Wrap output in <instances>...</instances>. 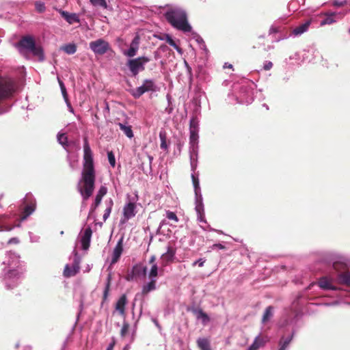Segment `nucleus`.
Instances as JSON below:
<instances>
[{"label":"nucleus","mask_w":350,"mask_h":350,"mask_svg":"<svg viewBox=\"0 0 350 350\" xmlns=\"http://www.w3.org/2000/svg\"><path fill=\"white\" fill-rule=\"evenodd\" d=\"M96 183V170L93 153L87 137L83 139V157L81 177L77 184V190L83 200H88L93 194Z\"/></svg>","instance_id":"f257e3e1"},{"label":"nucleus","mask_w":350,"mask_h":350,"mask_svg":"<svg viewBox=\"0 0 350 350\" xmlns=\"http://www.w3.org/2000/svg\"><path fill=\"white\" fill-rule=\"evenodd\" d=\"M167 21L174 28L183 32H191V26L189 25L186 12L177 7L170 8L164 14Z\"/></svg>","instance_id":"f03ea898"},{"label":"nucleus","mask_w":350,"mask_h":350,"mask_svg":"<svg viewBox=\"0 0 350 350\" xmlns=\"http://www.w3.org/2000/svg\"><path fill=\"white\" fill-rule=\"evenodd\" d=\"M16 46L19 49H25L31 52L33 55L37 56L40 61L44 59V53L42 47L36 46L33 38L30 36L22 37Z\"/></svg>","instance_id":"7ed1b4c3"},{"label":"nucleus","mask_w":350,"mask_h":350,"mask_svg":"<svg viewBox=\"0 0 350 350\" xmlns=\"http://www.w3.org/2000/svg\"><path fill=\"white\" fill-rule=\"evenodd\" d=\"M16 84L14 81L6 77H0V103L5 99L13 96L16 92Z\"/></svg>","instance_id":"20e7f679"},{"label":"nucleus","mask_w":350,"mask_h":350,"mask_svg":"<svg viewBox=\"0 0 350 350\" xmlns=\"http://www.w3.org/2000/svg\"><path fill=\"white\" fill-rule=\"evenodd\" d=\"M150 59L147 57L142 56L135 59H131L127 62V66L132 73V75L135 77L138 75L139 71H143L145 69L144 64L150 62Z\"/></svg>","instance_id":"39448f33"},{"label":"nucleus","mask_w":350,"mask_h":350,"mask_svg":"<svg viewBox=\"0 0 350 350\" xmlns=\"http://www.w3.org/2000/svg\"><path fill=\"white\" fill-rule=\"evenodd\" d=\"M156 91V85L151 79H146L144 81L143 85L131 91V95L135 98H139L146 92Z\"/></svg>","instance_id":"423d86ee"},{"label":"nucleus","mask_w":350,"mask_h":350,"mask_svg":"<svg viewBox=\"0 0 350 350\" xmlns=\"http://www.w3.org/2000/svg\"><path fill=\"white\" fill-rule=\"evenodd\" d=\"M90 48L96 55H103L110 49L108 42L100 38L90 42Z\"/></svg>","instance_id":"0eeeda50"},{"label":"nucleus","mask_w":350,"mask_h":350,"mask_svg":"<svg viewBox=\"0 0 350 350\" xmlns=\"http://www.w3.org/2000/svg\"><path fill=\"white\" fill-rule=\"evenodd\" d=\"M25 203H27L23 209V211L20 215V220H25L30 215H31L36 208V200L33 198L29 199L27 196L25 199Z\"/></svg>","instance_id":"6e6552de"},{"label":"nucleus","mask_w":350,"mask_h":350,"mask_svg":"<svg viewBox=\"0 0 350 350\" xmlns=\"http://www.w3.org/2000/svg\"><path fill=\"white\" fill-rule=\"evenodd\" d=\"M136 205L134 202H129L124 206L123 215L124 218L120 220L122 224L126 223L129 219L135 215Z\"/></svg>","instance_id":"1a4fd4ad"},{"label":"nucleus","mask_w":350,"mask_h":350,"mask_svg":"<svg viewBox=\"0 0 350 350\" xmlns=\"http://www.w3.org/2000/svg\"><path fill=\"white\" fill-rule=\"evenodd\" d=\"M123 252V239L121 238L117 243L112 254L111 265L116 263Z\"/></svg>","instance_id":"9d476101"},{"label":"nucleus","mask_w":350,"mask_h":350,"mask_svg":"<svg viewBox=\"0 0 350 350\" xmlns=\"http://www.w3.org/2000/svg\"><path fill=\"white\" fill-rule=\"evenodd\" d=\"M267 342L268 338L267 336H258L247 350H258L260 347H263Z\"/></svg>","instance_id":"9b49d317"},{"label":"nucleus","mask_w":350,"mask_h":350,"mask_svg":"<svg viewBox=\"0 0 350 350\" xmlns=\"http://www.w3.org/2000/svg\"><path fill=\"white\" fill-rule=\"evenodd\" d=\"M139 38L138 36H135L131 43L129 49L124 52V54L129 57L135 56L139 49Z\"/></svg>","instance_id":"f8f14e48"},{"label":"nucleus","mask_w":350,"mask_h":350,"mask_svg":"<svg viewBox=\"0 0 350 350\" xmlns=\"http://www.w3.org/2000/svg\"><path fill=\"white\" fill-rule=\"evenodd\" d=\"M176 254L175 250L169 246L167 247V250L165 253L163 254L161 256L162 265L166 266L168 263L172 262L174 260V256Z\"/></svg>","instance_id":"ddd939ff"},{"label":"nucleus","mask_w":350,"mask_h":350,"mask_svg":"<svg viewBox=\"0 0 350 350\" xmlns=\"http://www.w3.org/2000/svg\"><path fill=\"white\" fill-rule=\"evenodd\" d=\"M126 304L127 297L125 294H123L116 303V310H117L121 316L125 315V306Z\"/></svg>","instance_id":"4468645a"},{"label":"nucleus","mask_w":350,"mask_h":350,"mask_svg":"<svg viewBox=\"0 0 350 350\" xmlns=\"http://www.w3.org/2000/svg\"><path fill=\"white\" fill-rule=\"evenodd\" d=\"M92 234V231L90 228H88L85 230L84 234L81 239V247L83 250H87L90 247Z\"/></svg>","instance_id":"2eb2a0df"},{"label":"nucleus","mask_w":350,"mask_h":350,"mask_svg":"<svg viewBox=\"0 0 350 350\" xmlns=\"http://www.w3.org/2000/svg\"><path fill=\"white\" fill-rule=\"evenodd\" d=\"M58 12L69 24L79 22V16L75 13H69L62 10H59Z\"/></svg>","instance_id":"dca6fc26"},{"label":"nucleus","mask_w":350,"mask_h":350,"mask_svg":"<svg viewBox=\"0 0 350 350\" xmlns=\"http://www.w3.org/2000/svg\"><path fill=\"white\" fill-rule=\"evenodd\" d=\"M79 267L77 264L73 265L72 267H70L69 265H66L63 275L66 278H70L75 275L79 271Z\"/></svg>","instance_id":"f3484780"},{"label":"nucleus","mask_w":350,"mask_h":350,"mask_svg":"<svg viewBox=\"0 0 350 350\" xmlns=\"http://www.w3.org/2000/svg\"><path fill=\"white\" fill-rule=\"evenodd\" d=\"M189 310L191 311L195 315H196V317L198 319H202L203 322L206 323L210 321V319L207 314L205 313L202 309L192 308Z\"/></svg>","instance_id":"a211bd4d"},{"label":"nucleus","mask_w":350,"mask_h":350,"mask_svg":"<svg viewBox=\"0 0 350 350\" xmlns=\"http://www.w3.org/2000/svg\"><path fill=\"white\" fill-rule=\"evenodd\" d=\"M310 24H311V21L310 20L307 21L306 23L295 27L293 31V33L295 36H298V35H301V34L304 33L308 29Z\"/></svg>","instance_id":"6ab92c4d"},{"label":"nucleus","mask_w":350,"mask_h":350,"mask_svg":"<svg viewBox=\"0 0 350 350\" xmlns=\"http://www.w3.org/2000/svg\"><path fill=\"white\" fill-rule=\"evenodd\" d=\"M197 345L200 350H211L210 340L206 338H199Z\"/></svg>","instance_id":"aec40b11"},{"label":"nucleus","mask_w":350,"mask_h":350,"mask_svg":"<svg viewBox=\"0 0 350 350\" xmlns=\"http://www.w3.org/2000/svg\"><path fill=\"white\" fill-rule=\"evenodd\" d=\"M273 307L271 306H269L266 308L265 312L263 314L262 318V323L263 324L268 322L273 316Z\"/></svg>","instance_id":"412c9836"},{"label":"nucleus","mask_w":350,"mask_h":350,"mask_svg":"<svg viewBox=\"0 0 350 350\" xmlns=\"http://www.w3.org/2000/svg\"><path fill=\"white\" fill-rule=\"evenodd\" d=\"M150 282L145 284L142 288V294L147 295L149 292L156 289V280L150 279Z\"/></svg>","instance_id":"4be33fe9"},{"label":"nucleus","mask_w":350,"mask_h":350,"mask_svg":"<svg viewBox=\"0 0 350 350\" xmlns=\"http://www.w3.org/2000/svg\"><path fill=\"white\" fill-rule=\"evenodd\" d=\"M111 282V273H109V274H108V276L107 278V282H106L105 287V289L103 291V301H102L103 304L107 299L109 293L110 291Z\"/></svg>","instance_id":"5701e85b"},{"label":"nucleus","mask_w":350,"mask_h":350,"mask_svg":"<svg viewBox=\"0 0 350 350\" xmlns=\"http://www.w3.org/2000/svg\"><path fill=\"white\" fill-rule=\"evenodd\" d=\"M338 280L340 284L350 286V272H344L338 275Z\"/></svg>","instance_id":"b1692460"},{"label":"nucleus","mask_w":350,"mask_h":350,"mask_svg":"<svg viewBox=\"0 0 350 350\" xmlns=\"http://www.w3.org/2000/svg\"><path fill=\"white\" fill-rule=\"evenodd\" d=\"M196 211L198 213V219L200 221L205 222V217H204V206L201 202H198L196 206Z\"/></svg>","instance_id":"393cba45"},{"label":"nucleus","mask_w":350,"mask_h":350,"mask_svg":"<svg viewBox=\"0 0 350 350\" xmlns=\"http://www.w3.org/2000/svg\"><path fill=\"white\" fill-rule=\"evenodd\" d=\"M62 49L68 55H72L77 51V46L75 44H68L62 47Z\"/></svg>","instance_id":"a878e982"},{"label":"nucleus","mask_w":350,"mask_h":350,"mask_svg":"<svg viewBox=\"0 0 350 350\" xmlns=\"http://www.w3.org/2000/svg\"><path fill=\"white\" fill-rule=\"evenodd\" d=\"M118 126L128 137L132 138L133 137V133L131 126H126L122 123H118Z\"/></svg>","instance_id":"bb28decb"},{"label":"nucleus","mask_w":350,"mask_h":350,"mask_svg":"<svg viewBox=\"0 0 350 350\" xmlns=\"http://www.w3.org/2000/svg\"><path fill=\"white\" fill-rule=\"evenodd\" d=\"M319 286L323 289H334L330 282L326 278L320 279Z\"/></svg>","instance_id":"cd10ccee"},{"label":"nucleus","mask_w":350,"mask_h":350,"mask_svg":"<svg viewBox=\"0 0 350 350\" xmlns=\"http://www.w3.org/2000/svg\"><path fill=\"white\" fill-rule=\"evenodd\" d=\"M335 14L332 13L329 15H327V16L321 22V25L323 26L325 25H331L336 22L334 19Z\"/></svg>","instance_id":"c85d7f7f"},{"label":"nucleus","mask_w":350,"mask_h":350,"mask_svg":"<svg viewBox=\"0 0 350 350\" xmlns=\"http://www.w3.org/2000/svg\"><path fill=\"white\" fill-rule=\"evenodd\" d=\"M198 131H190V144L192 146H194L198 143Z\"/></svg>","instance_id":"c756f323"},{"label":"nucleus","mask_w":350,"mask_h":350,"mask_svg":"<svg viewBox=\"0 0 350 350\" xmlns=\"http://www.w3.org/2000/svg\"><path fill=\"white\" fill-rule=\"evenodd\" d=\"M113 204V200L111 199H110V200L109 202V206L105 210V213H104L103 216V220L105 221L108 219V217H109V215L111 214Z\"/></svg>","instance_id":"7c9ffc66"},{"label":"nucleus","mask_w":350,"mask_h":350,"mask_svg":"<svg viewBox=\"0 0 350 350\" xmlns=\"http://www.w3.org/2000/svg\"><path fill=\"white\" fill-rule=\"evenodd\" d=\"M94 6H100L104 9H107V3L105 0H90Z\"/></svg>","instance_id":"2f4dec72"},{"label":"nucleus","mask_w":350,"mask_h":350,"mask_svg":"<svg viewBox=\"0 0 350 350\" xmlns=\"http://www.w3.org/2000/svg\"><path fill=\"white\" fill-rule=\"evenodd\" d=\"M158 275V266L157 264H153L150 269V271L148 274V277L150 279H155Z\"/></svg>","instance_id":"473e14b6"},{"label":"nucleus","mask_w":350,"mask_h":350,"mask_svg":"<svg viewBox=\"0 0 350 350\" xmlns=\"http://www.w3.org/2000/svg\"><path fill=\"white\" fill-rule=\"evenodd\" d=\"M159 138L161 139V148L163 150H166L167 148V143H166V134L165 132H160L159 133Z\"/></svg>","instance_id":"72a5a7b5"},{"label":"nucleus","mask_w":350,"mask_h":350,"mask_svg":"<svg viewBox=\"0 0 350 350\" xmlns=\"http://www.w3.org/2000/svg\"><path fill=\"white\" fill-rule=\"evenodd\" d=\"M333 267L335 270L339 271L346 269L347 266L346 264L342 262L336 261L333 263Z\"/></svg>","instance_id":"f704fd0d"},{"label":"nucleus","mask_w":350,"mask_h":350,"mask_svg":"<svg viewBox=\"0 0 350 350\" xmlns=\"http://www.w3.org/2000/svg\"><path fill=\"white\" fill-rule=\"evenodd\" d=\"M35 8H36V10L39 13H42L46 10V7H45L44 3L43 2H41V1H36L35 3Z\"/></svg>","instance_id":"c9c22d12"},{"label":"nucleus","mask_w":350,"mask_h":350,"mask_svg":"<svg viewBox=\"0 0 350 350\" xmlns=\"http://www.w3.org/2000/svg\"><path fill=\"white\" fill-rule=\"evenodd\" d=\"M129 329V324L127 322H124L122 327L120 330V335L122 337H125L128 334Z\"/></svg>","instance_id":"e433bc0d"},{"label":"nucleus","mask_w":350,"mask_h":350,"mask_svg":"<svg viewBox=\"0 0 350 350\" xmlns=\"http://www.w3.org/2000/svg\"><path fill=\"white\" fill-rule=\"evenodd\" d=\"M191 178H192L193 185V187L195 189V192L197 194L198 191L200 189L199 180L194 174L191 175Z\"/></svg>","instance_id":"4c0bfd02"},{"label":"nucleus","mask_w":350,"mask_h":350,"mask_svg":"<svg viewBox=\"0 0 350 350\" xmlns=\"http://www.w3.org/2000/svg\"><path fill=\"white\" fill-rule=\"evenodd\" d=\"M107 157H108V160H109V162L110 165L112 167H115V165H116V159H115V156H114L113 152L112 151H109L107 152Z\"/></svg>","instance_id":"58836bf2"},{"label":"nucleus","mask_w":350,"mask_h":350,"mask_svg":"<svg viewBox=\"0 0 350 350\" xmlns=\"http://www.w3.org/2000/svg\"><path fill=\"white\" fill-rule=\"evenodd\" d=\"M198 131V121L196 118H192L190 120L189 131Z\"/></svg>","instance_id":"ea45409f"},{"label":"nucleus","mask_w":350,"mask_h":350,"mask_svg":"<svg viewBox=\"0 0 350 350\" xmlns=\"http://www.w3.org/2000/svg\"><path fill=\"white\" fill-rule=\"evenodd\" d=\"M137 269V265H135L133 266V269H132V271L130 273H129L126 276V280L127 281H132L135 279V271Z\"/></svg>","instance_id":"a19ab883"},{"label":"nucleus","mask_w":350,"mask_h":350,"mask_svg":"<svg viewBox=\"0 0 350 350\" xmlns=\"http://www.w3.org/2000/svg\"><path fill=\"white\" fill-rule=\"evenodd\" d=\"M166 217L167 219L170 220H174L175 222L178 221V218L177 217L176 215L172 211H167L166 213Z\"/></svg>","instance_id":"79ce46f5"},{"label":"nucleus","mask_w":350,"mask_h":350,"mask_svg":"<svg viewBox=\"0 0 350 350\" xmlns=\"http://www.w3.org/2000/svg\"><path fill=\"white\" fill-rule=\"evenodd\" d=\"M107 192V187H105V186H101L99 188V189H98V192H97L96 196L103 198V197L106 195Z\"/></svg>","instance_id":"37998d69"},{"label":"nucleus","mask_w":350,"mask_h":350,"mask_svg":"<svg viewBox=\"0 0 350 350\" xmlns=\"http://www.w3.org/2000/svg\"><path fill=\"white\" fill-rule=\"evenodd\" d=\"M15 226L2 224L0 226V231H11L14 228Z\"/></svg>","instance_id":"c03bdc74"},{"label":"nucleus","mask_w":350,"mask_h":350,"mask_svg":"<svg viewBox=\"0 0 350 350\" xmlns=\"http://www.w3.org/2000/svg\"><path fill=\"white\" fill-rule=\"evenodd\" d=\"M58 141L62 145L66 144L67 143V136L66 134H59L58 135Z\"/></svg>","instance_id":"a18cd8bd"},{"label":"nucleus","mask_w":350,"mask_h":350,"mask_svg":"<svg viewBox=\"0 0 350 350\" xmlns=\"http://www.w3.org/2000/svg\"><path fill=\"white\" fill-rule=\"evenodd\" d=\"M6 275L8 278H14L18 276L19 275V272L16 269H12L9 270Z\"/></svg>","instance_id":"49530a36"},{"label":"nucleus","mask_w":350,"mask_h":350,"mask_svg":"<svg viewBox=\"0 0 350 350\" xmlns=\"http://www.w3.org/2000/svg\"><path fill=\"white\" fill-rule=\"evenodd\" d=\"M146 270H147V268L146 267H143L142 269H141L140 267L137 265V269L135 271V277L137 275H139L141 274V272H142L144 275H146Z\"/></svg>","instance_id":"de8ad7c7"},{"label":"nucleus","mask_w":350,"mask_h":350,"mask_svg":"<svg viewBox=\"0 0 350 350\" xmlns=\"http://www.w3.org/2000/svg\"><path fill=\"white\" fill-rule=\"evenodd\" d=\"M291 338L292 337L286 338L283 342L280 341V345L282 347H284V348H286L288 347V345H289V343L291 342Z\"/></svg>","instance_id":"09e8293b"},{"label":"nucleus","mask_w":350,"mask_h":350,"mask_svg":"<svg viewBox=\"0 0 350 350\" xmlns=\"http://www.w3.org/2000/svg\"><path fill=\"white\" fill-rule=\"evenodd\" d=\"M204 260H203L202 258H200L199 260L195 261L193 263V266L195 267L196 265H198L199 267H202L204 265Z\"/></svg>","instance_id":"8fccbe9b"},{"label":"nucleus","mask_w":350,"mask_h":350,"mask_svg":"<svg viewBox=\"0 0 350 350\" xmlns=\"http://www.w3.org/2000/svg\"><path fill=\"white\" fill-rule=\"evenodd\" d=\"M273 67V64L271 62H267L263 66L264 70H269Z\"/></svg>","instance_id":"3c124183"},{"label":"nucleus","mask_w":350,"mask_h":350,"mask_svg":"<svg viewBox=\"0 0 350 350\" xmlns=\"http://www.w3.org/2000/svg\"><path fill=\"white\" fill-rule=\"evenodd\" d=\"M167 42L170 45V46H172L175 48H176V44L174 42V40L170 36H167Z\"/></svg>","instance_id":"603ef678"},{"label":"nucleus","mask_w":350,"mask_h":350,"mask_svg":"<svg viewBox=\"0 0 350 350\" xmlns=\"http://www.w3.org/2000/svg\"><path fill=\"white\" fill-rule=\"evenodd\" d=\"M59 85H60L61 90H62V92L64 96V97L66 96V95H67L66 89L63 82L59 81Z\"/></svg>","instance_id":"864d4df0"},{"label":"nucleus","mask_w":350,"mask_h":350,"mask_svg":"<svg viewBox=\"0 0 350 350\" xmlns=\"http://www.w3.org/2000/svg\"><path fill=\"white\" fill-rule=\"evenodd\" d=\"M213 249L218 248V249H220V250H224V249H226V247L224 245L221 244V243H216V244H214L213 245Z\"/></svg>","instance_id":"5fc2aeb1"},{"label":"nucleus","mask_w":350,"mask_h":350,"mask_svg":"<svg viewBox=\"0 0 350 350\" xmlns=\"http://www.w3.org/2000/svg\"><path fill=\"white\" fill-rule=\"evenodd\" d=\"M99 205L96 204V203H93L92 205H91V207H90V213H93L94 211H95V210L96 209V208Z\"/></svg>","instance_id":"6e6d98bb"},{"label":"nucleus","mask_w":350,"mask_h":350,"mask_svg":"<svg viewBox=\"0 0 350 350\" xmlns=\"http://www.w3.org/2000/svg\"><path fill=\"white\" fill-rule=\"evenodd\" d=\"M101 201H102V198L96 196L95 200H94V202L97 204H98V205H100Z\"/></svg>","instance_id":"4d7b16f0"},{"label":"nucleus","mask_w":350,"mask_h":350,"mask_svg":"<svg viewBox=\"0 0 350 350\" xmlns=\"http://www.w3.org/2000/svg\"><path fill=\"white\" fill-rule=\"evenodd\" d=\"M155 260H156V256L154 255H152L149 260V263L151 264L152 265H153V264H156Z\"/></svg>","instance_id":"13d9d810"},{"label":"nucleus","mask_w":350,"mask_h":350,"mask_svg":"<svg viewBox=\"0 0 350 350\" xmlns=\"http://www.w3.org/2000/svg\"><path fill=\"white\" fill-rule=\"evenodd\" d=\"M18 243V240L17 238H12L10 239L9 241H8V243L9 244H11V243Z\"/></svg>","instance_id":"bf43d9fd"},{"label":"nucleus","mask_w":350,"mask_h":350,"mask_svg":"<svg viewBox=\"0 0 350 350\" xmlns=\"http://www.w3.org/2000/svg\"><path fill=\"white\" fill-rule=\"evenodd\" d=\"M115 342H113L109 345L106 350H113Z\"/></svg>","instance_id":"052dcab7"},{"label":"nucleus","mask_w":350,"mask_h":350,"mask_svg":"<svg viewBox=\"0 0 350 350\" xmlns=\"http://www.w3.org/2000/svg\"><path fill=\"white\" fill-rule=\"evenodd\" d=\"M224 68H232V65L230 64L225 63Z\"/></svg>","instance_id":"680f3d73"},{"label":"nucleus","mask_w":350,"mask_h":350,"mask_svg":"<svg viewBox=\"0 0 350 350\" xmlns=\"http://www.w3.org/2000/svg\"><path fill=\"white\" fill-rule=\"evenodd\" d=\"M334 5L336 6H342L343 4L342 3L335 2Z\"/></svg>","instance_id":"e2e57ef3"},{"label":"nucleus","mask_w":350,"mask_h":350,"mask_svg":"<svg viewBox=\"0 0 350 350\" xmlns=\"http://www.w3.org/2000/svg\"><path fill=\"white\" fill-rule=\"evenodd\" d=\"M148 158H149V161H150V164H151L153 158H152V157H150V156H149Z\"/></svg>","instance_id":"0e129e2a"},{"label":"nucleus","mask_w":350,"mask_h":350,"mask_svg":"<svg viewBox=\"0 0 350 350\" xmlns=\"http://www.w3.org/2000/svg\"><path fill=\"white\" fill-rule=\"evenodd\" d=\"M286 348H284V347H280V348L279 349V350H285Z\"/></svg>","instance_id":"69168bd1"}]
</instances>
